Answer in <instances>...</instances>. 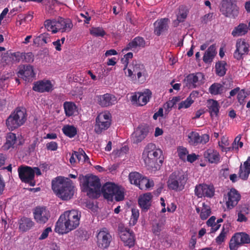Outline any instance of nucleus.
Returning <instances> with one entry per match:
<instances>
[{
	"label": "nucleus",
	"mask_w": 250,
	"mask_h": 250,
	"mask_svg": "<svg viewBox=\"0 0 250 250\" xmlns=\"http://www.w3.org/2000/svg\"><path fill=\"white\" fill-rule=\"evenodd\" d=\"M133 57V54L131 52H129L125 54L124 56V58L122 59L121 61L122 62L125 64V67L124 69H125L127 66V65L128 63V60L131 59Z\"/></svg>",
	"instance_id": "bf43d9fd"
},
{
	"label": "nucleus",
	"mask_w": 250,
	"mask_h": 250,
	"mask_svg": "<svg viewBox=\"0 0 250 250\" xmlns=\"http://www.w3.org/2000/svg\"><path fill=\"white\" fill-rule=\"evenodd\" d=\"M44 25L47 31L53 34L59 31L62 32H68L73 27V24L69 19H64L60 17L52 20H46Z\"/></svg>",
	"instance_id": "39448f33"
},
{
	"label": "nucleus",
	"mask_w": 250,
	"mask_h": 250,
	"mask_svg": "<svg viewBox=\"0 0 250 250\" xmlns=\"http://www.w3.org/2000/svg\"><path fill=\"white\" fill-rule=\"evenodd\" d=\"M222 14L228 17L234 18L238 14V8L230 2L225 1L220 8Z\"/></svg>",
	"instance_id": "a211bd4d"
},
{
	"label": "nucleus",
	"mask_w": 250,
	"mask_h": 250,
	"mask_svg": "<svg viewBox=\"0 0 250 250\" xmlns=\"http://www.w3.org/2000/svg\"><path fill=\"white\" fill-rule=\"evenodd\" d=\"M52 231L51 228L48 227L45 229L39 237L40 240H43L46 238L49 232Z\"/></svg>",
	"instance_id": "e2e57ef3"
},
{
	"label": "nucleus",
	"mask_w": 250,
	"mask_h": 250,
	"mask_svg": "<svg viewBox=\"0 0 250 250\" xmlns=\"http://www.w3.org/2000/svg\"><path fill=\"white\" fill-rule=\"evenodd\" d=\"M132 215L130 219V223H132L133 225H135L139 216V212L138 209L136 208L132 209Z\"/></svg>",
	"instance_id": "5fc2aeb1"
},
{
	"label": "nucleus",
	"mask_w": 250,
	"mask_h": 250,
	"mask_svg": "<svg viewBox=\"0 0 250 250\" xmlns=\"http://www.w3.org/2000/svg\"><path fill=\"white\" fill-rule=\"evenodd\" d=\"M181 98L180 97H174L171 100L168 101L163 105L165 111L167 113L169 112L174 105H175L177 102H179Z\"/></svg>",
	"instance_id": "37998d69"
},
{
	"label": "nucleus",
	"mask_w": 250,
	"mask_h": 250,
	"mask_svg": "<svg viewBox=\"0 0 250 250\" xmlns=\"http://www.w3.org/2000/svg\"><path fill=\"white\" fill-rule=\"evenodd\" d=\"M224 90V86L219 83H214L209 88V92L212 95L221 94Z\"/></svg>",
	"instance_id": "a19ab883"
},
{
	"label": "nucleus",
	"mask_w": 250,
	"mask_h": 250,
	"mask_svg": "<svg viewBox=\"0 0 250 250\" xmlns=\"http://www.w3.org/2000/svg\"><path fill=\"white\" fill-rule=\"evenodd\" d=\"M82 190L87 193L90 198H96L100 193L101 184L100 179L96 176H83L80 175L79 177Z\"/></svg>",
	"instance_id": "7ed1b4c3"
},
{
	"label": "nucleus",
	"mask_w": 250,
	"mask_h": 250,
	"mask_svg": "<svg viewBox=\"0 0 250 250\" xmlns=\"http://www.w3.org/2000/svg\"><path fill=\"white\" fill-rule=\"evenodd\" d=\"M23 53L17 52L11 53V62H19L20 61H23Z\"/></svg>",
	"instance_id": "603ef678"
},
{
	"label": "nucleus",
	"mask_w": 250,
	"mask_h": 250,
	"mask_svg": "<svg viewBox=\"0 0 250 250\" xmlns=\"http://www.w3.org/2000/svg\"><path fill=\"white\" fill-rule=\"evenodd\" d=\"M162 229V225L159 224H156L153 225L152 231L156 235H159Z\"/></svg>",
	"instance_id": "0e129e2a"
},
{
	"label": "nucleus",
	"mask_w": 250,
	"mask_h": 250,
	"mask_svg": "<svg viewBox=\"0 0 250 250\" xmlns=\"http://www.w3.org/2000/svg\"><path fill=\"white\" fill-rule=\"evenodd\" d=\"M248 95V94L244 91V89L240 90L237 95V99L239 104L241 105H244L245 104V99Z\"/></svg>",
	"instance_id": "864d4df0"
},
{
	"label": "nucleus",
	"mask_w": 250,
	"mask_h": 250,
	"mask_svg": "<svg viewBox=\"0 0 250 250\" xmlns=\"http://www.w3.org/2000/svg\"><path fill=\"white\" fill-rule=\"evenodd\" d=\"M62 130L65 135L70 138L73 137L77 134L76 128L72 125H64L63 127Z\"/></svg>",
	"instance_id": "c03bdc74"
},
{
	"label": "nucleus",
	"mask_w": 250,
	"mask_h": 250,
	"mask_svg": "<svg viewBox=\"0 0 250 250\" xmlns=\"http://www.w3.org/2000/svg\"><path fill=\"white\" fill-rule=\"evenodd\" d=\"M229 144L228 139L225 136H223L221 142H219V146L221 148H224V146H228Z\"/></svg>",
	"instance_id": "69168bd1"
},
{
	"label": "nucleus",
	"mask_w": 250,
	"mask_h": 250,
	"mask_svg": "<svg viewBox=\"0 0 250 250\" xmlns=\"http://www.w3.org/2000/svg\"><path fill=\"white\" fill-rule=\"evenodd\" d=\"M250 174V157H249L246 161L242 165H241L238 172L240 178L243 180H246Z\"/></svg>",
	"instance_id": "bb28decb"
},
{
	"label": "nucleus",
	"mask_w": 250,
	"mask_h": 250,
	"mask_svg": "<svg viewBox=\"0 0 250 250\" xmlns=\"http://www.w3.org/2000/svg\"><path fill=\"white\" fill-rule=\"evenodd\" d=\"M97 243L102 249L107 248L111 241V236L105 228L102 229L97 235Z\"/></svg>",
	"instance_id": "dca6fc26"
},
{
	"label": "nucleus",
	"mask_w": 250,
	"mask_h": 250,
	"mask_svg": "<svg viewBox=\"0 0 250 250\" xmlns=\"http://www.w3.org/2000/svg\"><path fill=\"white\" fill-rule=\"evenodd\" d=\"M195 194L199 198L203 196L211 197L213 196L214 189L212 186L199 185L195 188Z\"/></svg>",
	"instance_id": "f3484780"
},
{
	"label": "nucleus",
	"mask_w": 250,
	"mask_h": 250,
	"mask_svg": "<svg viewBox=\"0 0 250 250\" xmlns=\"http://www.w3.org/2000/svg\"><path fill=\"white\" fill-rule=\"evenodd\" d=\"M145 66L143 64L133 61L130 68L127 69V72H125L128 77L134 78L137 73L139 71H145Z\"/></svg>",
	"instance_id": "c85d7f7f"
},
{
	"label": "nucleus",
	"mask_w": 250,
	"mask_h": 250,
	"mask_svg": "<svg viewBox=\"0 0 250 250\" xmlns=\"http://www.w3.org/2000/svg\"><path fill=\"white\" fill-rule=\"evenodd\" d=\"M114 197L115 200L117 201L123 200L125 198L124 189L121 187L117 186L115 191V194H114Z\"/></svg>",
	"instance_id": "de8ad7c7"
},
{
	"label": "nucleus",
	"mask_w": 250,
	"mask_h": 250,
	"mask_svg": "<svg viewBox=\"0 0 250 250\" xmlns=\"http://www.w3.org/2000/svg\"><path fill=\"white\" fill-rule=\"evenodd\" d=\"M33 214L35 220L40 224H45L50 217L49 211L44 207H36Z\"/></svg>",
	"instance_id": "ddd939ff"
},
{
	"label": "nucleus",
	"mask_w": 250,
	"mask_h": 250,
	"mask_svg": "<svg viewBox=\"0 0 250 250\" xmlns=\"http://www.w3.org/2000/svg\"><path fill=\"white\" fill-rule=\"evenodd\" d=\"M236 48L233 56L237 60L243 59L248 54L249 45L243 40H240L237 42Z\"/></svg>",
	"instance_id": "2eb2a0df"
},
{
	"label": "nucleus",
	"mask_w": 250,
	"mask_h": 250,
	"mask_svg": "<svg viewBox=\"0 0 250 250\" xmlns=\"http://www.w3.org/2000/svg\"><path fill=\"white\" fill-rule=\"evenodd\" d=\"M169 21L167 18L161 19L156 21L154 23V33L157 36H160L162 32L167 30Z\"/></svg>",
	"instance_id": "b1692460"
},
{
	"label": "nucleus",
	"mask_w": 250,
	"mask_h": 250,
	"mask_svg": "<svg viewBox=\"0 0 250 250\" xmlns=\"http://www.w3.org/2000/svg\"><path fill=\"white\" fill-rule=\"evenodd\" d=\"M75 157L77 158L79 163H83L87 162L90 163L89 158L83 149L79 148L78 151H75Z\"/></svg>",
	"instance_id": "ea45409f"
},
{
	"label": "nucleus",
	"mask_w": 250,
	"mask_h": 250,
	"mask_svg": "<svg viewBox=\"0 0 250 250\" xmlns=\"http://www.w3.org/2000/svg\"><path fill=\"white\" fill-rule=\"evenodd\" d=\"M198 95V92L196 91L192 92L188 97L186 100L182 101L179 104L178 109L180 110L182 108H188L193 103L194 101L192 99V97Z\"/></svg>",
	"instance_id": "f704fd0d"
},
{
	"label": "nucleus",
	"mask_w": 250,
	"mask_h": 250,
	"mask_svg": "<svg viewBox=\"0 0 250 250\" xmlns=\"http://www.w3.org/2000/svg\"><path fill=\"white\" fill-rule=\"evenodd\" d=\"M52 188L56 195L63 200L70 199L75 192L72 181L62 177H58L52 181Z\"/></svg>",
	"instance_id": "f03ea898"
},
{
	"label": "nucleus",
	"mask_w": 250,
	"mask_h": 250,
	"mask_svg": "<svg viewBox=\"0 0 250 250\" xmlns=\"http://www.w3.org/2000/svg\"><path fill=\"white\" fill-rule=\"evenodd\" d=\"M208 107L211 116L218 115L219 110V104L216 101L211 100L208 102Z\"/></svg>",
	"instance_id": "e433bc0d"
},
{
	"label": "nucleus",
	"mask_w": 250,
	"mask_h": 250,
	"mask_svg": "<svg viewBox=\"0 0 250 250\" xmlns=\"http://www.w3.org/2000/svg\"><path fill=\"white\" fill-rule=\"evenodd\" d=\"M177 152L180 158L185 161L188 154L187 149L184 147L180 146L178 148Z\"/></svg>",
	"instance_id": "3c124183"
},
{
	"label": "nucleus",
	"mask_w": 250,
	"mask_h": 250,
	"mask_svg": "<svg viewBox=\"0 0 250 250\" xmlns=\"http://www.w3.org/2000/svg\"><path fill=\"white\" fill-rule=\"evenodd\" d=\"M227 234V231L223 228L219 235L216 238V242L217 244H221L225 240Z\"/></svg>",
	"instance_id": "13d9d810"
},
{
	"label": "nucleus",
	"mask_w": 250,
	"mask_h": 250,
	"mask_svg": "<svg viewBox=\"0 0 250 250\" xmlns=\"http://www.w3.org/2000/svg\"><path fill=\"white\" fill-rule=\"evenodd\" d=\"M209 140V136L204 134L200 136L199 134L195 131L190 132L188 136V141L190 145L197 146L199 144H205Z\"/></svg>",
	"instance_id": "4468645a"
},
{
	"label": "nucleus",
	"mask_w": 250,
	"mask_h": 250,
	"mask_svg": "<svg viewBox=\"0 0 250 250\" xmlns=\"http://www.w3.org/2000/svg\"><path fill=\"white\" fill-rule=\"evenodd\" d=\"M23 61L26 62H32L34 60V56L32 52L23 53Z\"/></svg>",
	"instance_id": "4d7b16f0"
},
{
	"label": "nucleus",
	"mask_w": 250,
	"mask_h": 250,
	"mask_svg": "<svg viewBox=\"0 0 250 250\" xmlns=\"http://www.w3.org/2000/svg\"><path fill=\"white\" fill-rule=\"evenodd\" d=\"M226 63L225 62H219L216 63L215 69L216 73L220 77L224 76L226 73V68L225 67Z\"/></svg>",
	"instance_id": "79ce46f5"
},
{
	"label": "nucleus",
	"mask_w": 250,
	"mask_h": 250,
	"mask_svg": "<svg viewBox=\"0 0 250 250\" xmlns=\"http://www.w3.org/2000/svg\"><path fill=\"white\" fill-rule=\"evenodd\" d=\"M111 122V114L107 111L100 113L96 119L95 131L100 134L103 130L107 129L110 125Z\"/></svg>",
	"instance_id": "6e6552de"
},
{
	"label": "nucleus",
	"mask_w": 250,
	"mask_h": 250,
	"mask_svg": "<svg viewBox=\"0 0 250 250\" xmlns=\"http://www.w3.org/2000/svg\"><path fill=\"white\" fill-rule=\"evenodd\" d=\"M19 178L22 182L28 183L31 186L35 185L32 168L28 166H21L18 168Z\"/></svg>",
	"instance_id": "9d476101"
},
{
	"label": "nucleus",
	"mask_w": 250,
	"mask_h": 250,
	"mask_svg": "<svg viewBox=\"0 0 250 250\" xmlns=\"http://www.w3.org/2000/svg\"><path fill=\"white\" fill-rule=\"evenodd\" d=\"M11 53H9L8 52L2 53L1 55V60L2 62L6 63H8L10 61H11Z\"/></svg>",
	"instance_id": "052dcab7"
},
{
	"label": "nucleus",
	"mask_w": 250,
	"mask_h": 250,
	"mask_svg": "<svg viewBox=\"0 0 250 250\" xmlns=\"http://www.w3.org/2000/svg\"><path fill=\"white\" fill-rule=\"evenodd\" d=\"M248 31V27L245 24H240L236 27L232 32V35L235 36H240L245 35Z\"/></svg>",
	"instance_id": "58836bf2"
},
{
	"label": "nucleus",
	"mask_w": 250,
	"mask_h": 250,
	"mask_svg": "<svg viewBox=\"0 0 250 250\" xmlns=\"http://www.w3.org/2000/svg\"><path fill=\"white\" fill-rule=\"evenodd\" d=\"M213 17V14L212 13H208L205 15L202 18V21L204 23H207L208 22L210 21Z\"/></svg>",
	"instance_id": "338daca9"
},
{
	"label": "nucleus",
	"mask_w": 250,
	"mask_h": 250,
	"mask_svg": "<svg viewBox=\"0 0 250 250\" xmlns=\"http://www.w3.org/2000/svg\"><path fill=\"white\" fill-rule=\"evenodd\" d=\"M162 154V151L155 144L149 143L145 147L142 157L146 166L151 168L156 167L158 162L160 164L163 163V160L160 159Z\"/></svg>",
	"instance_id": "20e7f679"
},
{
	"label": "nucleus",
	"mask_w": 250,
	"mask_h": 250,
	"mask_svg": "<svg viewBox=\"0 0 250 250\" xmlns=\"http://www.w3.org/2000/svg\"><path fill=\"white\" fill-rule=\"evenodd\" d=\"M117 186L113 183H107L102 188V191L105 198L112 201L115 194V191Z\"/></svg>",
	"instance_id": "5701e85b"
},
{
	"label": "nucleus",
	"mask_w": 250,
	"mask_h": 250,
	"mask_svg": "<svg viewBox=\"0 0 250 250\" xmlns=\"http://www.w3.org/2000/svg\"><path fill=\"white\" fill-rule=\"evenodd\" d=\"M142 190H146L154 186V183L152 181H149L146 178L141 176L137 185Z\"/></svg>",
	"instance_id": "4c0bfd02"
},
{
	"label": "nucleus",
	"mask_w": 250,
	"mask_h": 250,
	"mask_svg": "<svg viewBox=\"0 0 250 250\" xmlns=\"http://www.w3.org/2000/svg\"><path fill=\"white\" fill-rule=\"evenodd\" d=\"M197 159V156L195 153H192L191 154H188L187 156L186 160L187 161L190 163H193Z\"/></svg>",
	"instance_id": "774afa93"
},
{
	"label": "nucleus",
	"mask_w": 250,
	"mask_h": 250,
	"mask_svg": "<svg viewBox=\"0 0 250 250\" xmlns=\"http://www.w3.org/2000/svg\"><path fill=\"white\" fill-rule=\"evenodd\" d=\"M63 108L66 116L70 117L74 115L77 107L74 103L65 102L63 104Z\"/></svg>",
	"instance_id": "c9c22d12"
},
{
	"label": "nucleus",
	"mask_w": 250,
	"mask_h": 250,
	"mask_svg": "<svg viewBox=\"0 0 250 250\" xmlns=\"http://www.w3.org/2000/svg\"><path fill=\"white\" fill-rule=\"evenodd\" d=\"M98 104L102 107H107L114 104L117 102L116 97L111 94L106 93L97 97Z\"/></svg>",
	"instance_id": "412c9836"
},
{
	"label": "nucleus",
	"mask_w": 250,
	"mask_h": 250,
	"mask_svg": "<svg viewBox=\"0 0 250 250\" xmlns=\"http://www.w3.org/2000/svg\"><path fill=\"white\" fill-rule=\"evenodd\" d=\"M49 40V36L47 33H43L41 34L38 37H36L33 41L34 43L36 44H41L42 42H43L45 43H46L48 40Z\"/></svg>",
	"instance_id": "49530a36"
},
{
	"label": "nucleus",
	"mask_w": 250,
	"mask_h": 250,
	"mask_svg": "<svg viewBox=\"0 0 250 250\" xmlns=\"http://www.w3.org/2000/svg\"><path fill=\"white\" fill-rule=\"evenodd\" d=\"M19 76L25 81L29 82L35 76L33 66L30 65L23 66V68L19 71Z\"/></svg>",
	"instance_id": "393cba45"
},
{
	"label": "nucleus",
	"mask_w": 250,
	"mask_h": 250,
	"mask_svg": "<svg viewBox=\"0 0 250 250\" xmlns=\"http://www.w3.org/2000/svg\"><path fill=\"white\" fill-rule=\"evenodd\" d=\"M204 156L210 163H218L220 161L219 152L212 148H209L205 151Z\"/></svg>",
	"instance_id": "cd10ccee"
},
{
	"label": "nucleus",
	"mask_w": 250,
	"mask_h": 250,
	"mask_svg": "<svg viewBox=\"0 0 250 250\" xmlns=\"http://www.w3.org/2000/svg\"><path fill=\"white\" fill-rule=\"evenodd\" d=\"M26 121V113L24 108H17L6 120V126L13 131L22 125Z\"/></svg>",
	"instance_id": "423d86ee"
},
{
	"label": "nucleus",
	"mask_w": 250,
	"mask_h": 250,
	"mask_svg": "<svg viewBox=\"0 0 250 250\" xmlns=\"http://www.w3.org/2000/svg\"><path fill=\"white\" fill-rule=\"evenodd\" d=\"M204 75L202 73L197 72L188 75L184 80L186 86L189 88H194L203 83Z\"/></svg>",
	"instance_id": "1a4fd4ad"
},
{
	"label": "nucleus",
	"mask_w": 250,
	"mask_h": 250,
	"mask_svg": "<svg viewBox=\"0 0 250 250\" xmlns=\"http://www.w3.org/2000/svg\"><path fill=\"white\" fill-rule=\"evenodd\" d=\"M128 177L130 183L137 186L141 178V175L138 172H132L129 173Z\"/></svg>",
	"instance_id": "09e8293b"
},
{
	"label": "nucleus",
	"mask_w": 250,
	"mask_h": 250,
	"mask_svg": "<svg viewBox=\"0 0 250 250\" xmlns=\"http://www.w3.org/2000/svg\"><path fill=\"white\" fill-rule=\"evenodd\" d=\"M53 85L50 81L43 80L34 83L33 89L39 92H49L53 90Z\"/></svg>",
	"instance_id": "4be33fe9"
},
{
	"label": "nucleus",
	"mask_w": 250,
	"mask_h": 250,
	"mask_svg": "<svg viewBox=\"0 0 250 250\" xmlns=\"http://www.w3.org/2000/svg\"><path fill=\"white\" fill-rule=\"evenodd\" d=\"M19 229L22 231H26L34 225L33 221L29 218L23 217L19 221Z\"/></svg>",
	"instance_id": "7c9ffc66"
},
{
	"label": "nucleus",
	"mask_w": 250,
	"mask_h": 250,
	"mask_svg": "<svg viewBox=\"0 0 250 250\" xmlns=\"http://www.w3.org/2000/svg\"><path fill=\"white\" fill-rule=\"evenodd\" d=\"M211 211L210 209L204 207L201 210L200 213V217L202 220L206 219L210 214Z\"/></svg>",
	"instance_id": "6e6d98bb"
},
{
	"label": "nucleus",
	"mask_w": 250,
	"mask_h": 250,
	"mask_svg": "<svg viewBox=\"0 0 250 250\" xmlns=\"http://www.w3.org/2000/svg\"><path fill=\"white\" fill-rule=\"evenodd\" d=\"M119 235L122 241L125 246L131 247L135 243L134 236L132 231L127 228H125L122 225L119 226Z\"/></svg>",
	"instance_id": "f8f14e48"
},
{
	"label": "nucleus",
	"mask_w": 250,
	"mask_h": 250,
	"mask_svg": "<svg viewBox=\"0 0 250 250\" xmlns=\"http://www.w3.org/2000/svg\"><path fill=\"white\" fill-rule=\"evenodd\" d=\"M226 198V204L228 209L233 208L240 200L241 196L235 189H231L228 193Z\"/></svg>",
	"instance_id": "6ab92c4d"
},
{
	"label": "nucleus",
	"mask_w": 250,
	"mask_h": 250,
	"mask_svg": "<svg viewBox=\"0 0 250 250\" xmlns=\"http://www.w3.org/2000/svg\"><path fill=\"white\" fill-rule=\"evenodd\" d=\"M46 146L48 150L51 151H55L58 148V144L57 143L52 141L47 143L46 145Z\"/></svg>",
	"instance_id": "680f3d73"
},
{
	"label": "nucleus",
	"mask_w": 250,
	"mask_h": 250,
	"mask_svg": "<svg viewBox=\"0 0 250 250\" xmlns=\"http://www.w3.org/2000/svg\"><path fill=\"white\" fill-rule=\"evenodd\" d=\"M187 178L183 172L175 171L169 176L167 181L168 188L176 191H181L184 188Z\"/></svg>",
	"instance_id": "0eeeda50"
},
{
	"label": "nucleus",
	"mask_w": 250,
	"mask_h": 250,
	"mask_svg": "<svg viewBox=\"0 0 250 250\" xmlns=\"http://www.w3.org/2000/svg\"><path fill=\"white\" fill-rule=\"evenodd\" d=\"M151 198L152 195L150 193L140 196L138 201L140 207L144 209H148L151 205Z\"/></svg>",
	"instance_id": "2f4dec72"
},
{
	"label": "nucleus",
	"mask_w": 250,
	"mask_h": 250,
	"mask_svg": "<svg viewBox=\"0 0 250 250\" xmlns=\"http://www.w3.org/2000/svg\"><path fill=\"white\" fill-rule=\"evenodd\" d=\"M216 53L215 45H210L205 52L203 58V61L206 63L211 62Z\"/></svg>",
	"instance_id": "473e14b6"
},
{
	"label": "nucleus",
	"mask_w": 250,
	"mask_h": 250,
	"mask_svg": "<svg viewBox=\"0 0 250 250\" xmlns=\"http://www.w3.org/2000/svg\"><path fill=\"white\" fill-rule=\"evenodd\" d=\"M146 42L144 39L140 37L135 38L127 46L124 50L127 51L130 49L135 48L137 47H144L145 46Z\"/></svg>",
	"instance_id": "c756f323"
},
{
	"label": "nucleus",
	"mask_w": 250,
	"mask_h": 250,
	"mask_svg": "<svg viewBox=\"0 0 250 250\" xmlns=\"http://www.w3.org/2000/svg\"><path fill=\"white\" fill-rule=\"evenodd\" d=\"M250 243V237L245 233H236L231 239L229 243V249L231 250H236L242 244Z\"/></svg>",
	"instance_id": "9b49d317"
},
{
	"label": "nucleus",
	"mask_w": 250,
	"mask_h": 250,
	"mask_svg": "<svg viewBox=\"0 0 250 250\" xmlns=\"http://www.w3.org/2000/svg\"><path fill=\"white\" fill-rule=\"evenodd\" d=\"M151 96L149 89H146L144 92L136 93L131 97V101L136 102L139 105L143 106L147 104Z\"/></svg>",
	"instance_id": "aec40b11"
},
{
	"label": "nucleus",
	"mask_w": 250,
	"mask_h": 250,
	"mask_svg": "<svg viewBox=\"0 0 250 250\" xmlns=\"http://www.w3.org/2000/svg\"><path fill=\"white\" fill-rule=\"evenodd\" d=\"M17 140L16 135L15 133L9 132L6 136V142L2 146L4 150H8L11 147H13Z\"/></svg>",
	"instance_id": "72a5a7b5"
},
{
	"label": "nucleus",
	"mask_w": 250,
	"mask_h": 250,
	"mask_svg": "<svg viewBox=\"0 0 250 250\" xmlns=\"http://www.w3.org/2000/svg\"><path fill=\"white\" fill-rule=\"evenodd\" d=\"M248 208H243L238 212L237 221L239 222H246L248 220L246 214L249 213Z\"/></svg>",
	"instance_id": "8fccbe9b"
},
{
	"label": "nucleus",
	"mask_w": 250,
	"mask_h": 250,
	"mask_svg": "<svg viewBox=\"0 0 250 250\" xmlns=\"http://www.w3.org/2000/svg\"><path fill=\"white\" fill-rule=\"evenodd\" d=\"M90 33L91 35L95 37H104L106 33L102 27H92L89 29Z\"/></svg>",
	"instance_id": "a18cd8bd"
},
{
	"label": "nucleus",
	"mask_w": 250,
	"mask_h": 250,
	"mask_svg": "<svg viewBox=\"0 0 250 250\" xmlns=\"http://www.w3.org/2000/svg\"><path fill=\"white\" fill-rule=\"evenodd\" d=\"M148 131L145 127L137 128L132 135L133 143L138 144L142 142L146 136Z\"/></svg>",
	"instance_id": "a878e982"
},
{
	"label": "nucleus",
	"mask_w": 250,
	"mask_h": 250,
	"mask_svg": "<svg viewBox=\"0 0 250 250\" xmlns=\"http://www.w3.org/2000/svg\"><path fill=\"white\" fill-rule=\"evenodd\" d=\"M81 217V212L78 210L65 211L57 222L55 231L62 234L67 233L79 226Z\"/></svg>",
	"instance_id": "f257e3e1"
}]
</instances>
